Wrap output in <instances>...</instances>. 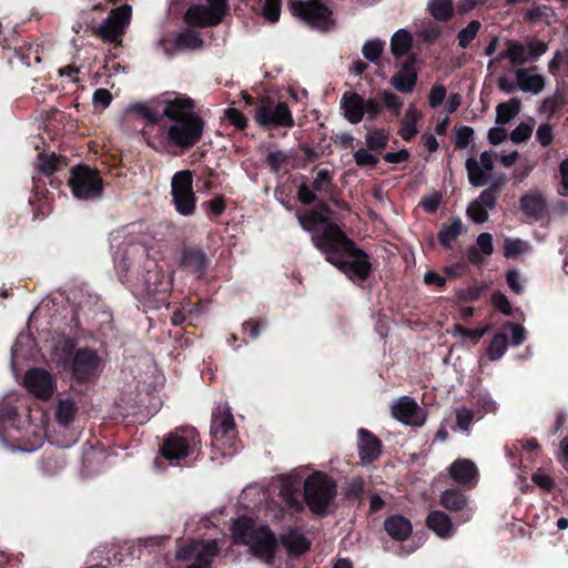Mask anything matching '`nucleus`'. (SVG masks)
I'll return each mask as SVG.
<instances>
[{
	"mask_svg": "<svg viewBox=\"0 0 568 568\" xmlns=\"http://www.w3.org/2000/svg\"><path fill=\"white\" fill-rule=\"evenodd\" d=\"M322 204V213L324 212ZM322 254L328 263L342 271L351 281H365L372 270L368 255L354 246L341 229L328 223L322 214Z\"/></svg>",
	"mask_w": 568,
	"mask_h": 568,
	"instance_id": "nucleus-1",
	"label": "nucleus"
},
{
	"mask_svg": "<svg viewBox=\"0 0 568 568\" xmlns=\"http://www.w3.org/2000/svg\"><path fill=\"white\" fill-rule=\"evenodd\" d=\"M231 536L235 544L248 547V551L263 560H270L276 548L275 535L265 526L256 527L247 517L233 521Z\"/></svg>",
	"mask_w": 568,
	"mask_h": 568,
	"instance_id": "nucleus-2",
	"label": "nucleus"
},
{
	"mask_svg": "<svg viewBox=\"0 0 568 568\" xmlns=\"http://www.w3.org/2000/svg\"><path fill=\"white\" fill-rule=\"evenodd\" d=\"M69 185L79 200L99 197L102 193V180L95 170L88 166H75L71 170Z\"/></svg>",
	"mask_w": 568,
	"mask_h": 568,
	"instance_id": "nucleus-3",
	"label": "nucleus"
},
{
	"mask_svg": "<svg viewBox=\"0 0 568 568\" xmlns=\"http://www.w3.org/2000/svg\"><path fill=\"white\" fill-rule=\"evenodd\" d=\"M192 173L189 170L175 173L171 181V193L175 210L184 216L195 211Z\"/></svg>",
	"mask_w": 568,
	"mask_h": 568,
	"instance_id": "nucleus-4",
	"label": "nucleus"
},
{
	"mask_svg": "<svg viewBox=\"0 0 568 568\" xmlns=\"http://www.w3.org/2000/svg\"><path fill=\"white\" fill-rule=\"evenodd\" d=\"M203 126L204 123L201 118L174 121L166 129V138L173 145L189 148L202 138Z\"/></svg>",
	"mask_w": 568,
	"mask_h": 568,
	"instance_id": "nucleus-5",
	"label": "nucleus"
},
{
	"mask_svg": "<svg viewBox=\"0 0 568 568\" xmlns=\"http://www.w3.org/2000/svg\"><path fill=\"white\" fill-rule=\"evenodd\" d=\"M254 120L263 128L291 126L293 124L287 105L271 100H264L256 106Z\"/></svg>",
	"mask_w": 568,
	"mask_h": 568,
	"instance_id": "nucleus-6",
	"label": "nucleus"
},
{
	"mask_svg": "<svg viewBox=\"0 0 568 568\" xmlns=\"http://www.w3.org/2000/svg\"><path fill=\"white\" fill-rule=\"evenodd\" d=\"M212 445L217 449L232 447L235 439V423L229 407L221 408L211 425Z\"/></svg>",
	"mask_w": 568,
	"mask_h": 568,
	"instance_id": "nucleus-7",
	"label": "nucleus"
},
{
	"mask_svg": "<svg viewBox=\"0 0 568 568\" xmlns=\"http://www.w3.org/2000/svg\"><path fill=\"white\" fill-rule=\"evenodd\" d=\"M217 552L219 548L215 541H194L179 549L176 557L182 560L192 561L186 568H207L212 558Z\"/></svg>",
	"mask_w": 568,
	"mask_h": 568,
	"instance_id": "nucleus-8",
	"label": "nucleus"
},
{
	"mask_svg": "<svg viewBox=\"0 0 568 568\" xmlns=\"http://www.w3.org/2000/svg\"><path fill=\"white\" fill-rule=\"evenodd\" d=\"M496 153L491 150L480 153L479 159L468 158L465 162L468 181L473 186H484L490 182L495 168Z\"/></svg>",
	"mask_w": 568,
	"mask_h": 568,
	"instance_id": "nucleus-9",
	"label": "nucleus"
},
{
	"mask_svg": "<svg viewBox=\"0 0 568 568\" xmlns=\"http://www.w3.org/2000/svg\"><path fill=\"white\" fill-rule=\"evenodd\" d=\"M227 6L209 2L193 6L185 12V21L192 27H210L220 23L226 12Z\"/></svg>",
	"mask_w": 568,
	"mask_h": 568,
	"instance_id": "nucleus-10",
	"label": "nucleus"
},
{
	"mask_svg": "<svg viewBox=\"0 0 568 568\" xmlns=\"http://www.w3.org/2000/svg\"><path fill=\"white\" fill-rule=\"evenodd\" d=\"M392 416L404 425L419 427L426 420L425 412L407 395L397 398L390 406Z\"/></svg>",
	"mask_w": 568,
	"mask_h": 568,
	"instance_id": "nucleus-11",
	"label": "nucleus"
},
{
	"mask_svg": "<svg viewBox=\"0 0 568 568\" xmlns=\"http://www.w3.org/2000/svg\"><path fill=\"white\" fill-rule=\"evenodd\" d=\"M131 19V7L121 6L113 9L109 18L101 24L100 32L104 40L115 42L122 36Z\"/></svg>",
	"mask_w": 568,
	"mask_h": 568,
	"instance_id": "nucleus-12",
	"label": "nucleus"
},
{
	"mask_svg": "<svg viewBox=\"0 0 568 568\" xmlns=\"http://www.w3.org/2000/svg\"><path fill=\"white\" fill-rule=\"evenodd\" d=\"M23 385L34 397L47 400L54 392V384L51 375L40 368H33L26 373Z\"/></svg>",
	"mask_w": 568,
	"mask_h": 568,
	"instance_id": "nucleus-13",
	"label": "nucleus"
},
{
	"mask_svg": "<svg viewBox=\"0 0 568 568\" xmlns=\"http://www.w3.org/2000/svg\"><path fill=\"white\" fill-rule=\"evenodd\" d=\"M343 111L366 112L368 120H374L382 113V105L375 99H364L358 93H345L341 100Z\"/></svg>",
	"mask_w": 568,
	"mask_h": 568,
	"instance_id": "nucleus-14",
	"label": "nucleus"
},
{
	"mask_svg": "<svg viewBox=\"0 0 568 568\" xmlns=\"http://www.w3.org/2000/svg\"><path fill=\"white\" fill-rule=\"evenodd\" d=\"M449 475L454 481L462 486L473 488L478 481V468L467 458H459L449 466Z\"/></svg>",
	"mask_w": 568,
	"mask_h": 568,
	"instance_id": "nucleus-15",
	"label": "nucleus"
},
{
	"mask_svg": "<svg viewBox=\"0 0 568 568\" xmlns=\"http://www.w3.org/2000/svg\"><path fill=\"white\" fill-rule=\"evenodd\" d=\"M496 206V195L488 189L484 190L479 196L467 207V216L475 223L481 224L488 220V212Z\"/></svg>",
	"mask_w": 568,
	"mask_h": 568,
	"instance_id": "nucleus-16",
	"label": "nucleus"
},
{
	"mask_svg": "<svg viewBox=\"0 0 568 568\" xmlns=\"http://www.w3.org/2000/svg\"><path fill=\"white\" fill-rule=\"evenodd\" d=\"M358 435V455L362 464L368 465L381 456L382 443L371 432L365 428H359Z\"/></svg>",
	"mask_w": 568,
	"mask_h": 568,
	"instance_id": "nucleus-17",
	"label": "nucleus"
},
{
	"mask_svg": "<svg viewBox=\"0 0 568 568\" xmlns=\"http://www.w3.org/2000/svg\"><path fill=\"white\" fill-rule=\"evenodd\" d=\"M194 102L187 97H175L165 100L164 115L172 122L186 118H200L193 112Z\"/></svg>",
	"mask_w": 568,
	"mask_h": 568,
	"instance_id": "nucleus-18",
	"label": "nucleus"
},
{
	"mask_svg": "<svg viewBox=\"0 0 568 568\" xmlns=\"http://www.w3.org/2000/svg\"><path fill=\"white\" fill-rule=\"evenodd\" d=\"M288 9L294 17L310 26H316L320 20V0H290Z\"/></svg>",
	"mask_w": 568,
	"mask_h": 568,
	"instance_id": "nucleus-19",
	"label": "nucleus"
},
{
	"mask_svg": "<svg viewBox=\"0 0 568 568\" xmlns=\"http://www.w3.org/2000/svg\"><path fill=\"white\" fill-rule=\"evenodd\" d=\"M515 74L517 88L523 92L538 94L545 88V78L535 69L519 68Z\"/></svg>",
	"mask_w": 568,
	"mask_h": 568,
	"instance_id": "nucleus-20",
	"label": "nucleus"
},
{
	"mask_svg": "<svg viewBox=\"0 0 568 568\" xmlns=\"http://www.w3.org/2000/svg\"><path fill=\"white\" fill-rule=\"evenodd\" d=\"M161 452L168 460L179 462L190 454V444L186 437L172 434L164 440Z\"/></svg>",
	"mask_w": 568,
	"mask_h": 568,
	"instance_id": "nucleus-21",
	"label": "nucleus"
},
{
	"mask_svg": "<svg viewBox=\"0 0 568 568\" xmlns=\"http://www.w3.org/2000/svg\"><path fill=\"white\" fill-rule=\"evenodd\" d=\"M417 82V72L410 62H406L392 77V87L402 93H412Z\"/></svg>",
	"mask_w": 568,
	"mask_h": 568,
	"instance_id": "nucleus-22",
	"label": "nucleus"
},
{
	"mask_svg": "<svg viewBox=\"0 0 568 568\" xmlns=\"http://www.w3.org/2000/svg\"><path fill=\"white\" fill-rule=\"evenodd\" d=\"M384 529L392 539L403 541L410 536L413 526L405 516L393 515L385 519Z\"/></svg>",
	"mask_w": 568,
	"mask_h": 568,
	"instance_id": "nucleus-23",
	"label": "nucleus"
},
{
	"mask_svg": "<svg viewBox=\"0 0 568 568\" xmlns=\"http://www.w3.org/2000/svg\"><path fill=\"white\" fill-rule=\"evenodd\" d=\"M519 205L524 214L534 220L540 219L546 211V201L538 191L524 194L519 200Z\"/></svg>",
	"mask_w": 568,
	"mask_h": 568,
	"instance_id": "nucleus-24",
	"label": "nucleus"
},
{
	"mask_svg": "<svg viewBox=\"0 0 568 568\" xmlns=\"http://www.w3.org/2000/svg\"><path fill=\"white\" fill-rule=\"evenodd\" d=\"M99 366V358L93 351L81 349L77 353L73 362L74 375L83 379L92 374Z\"/></svg>",
	"mask_w": 568,
	"mask_h": 568,
	"instance_id": "nucleus-25",
	"label": "nucleus"
},
{
	"mask_svg": "<svg viewBox=\"0 0 568 568\" xmlns=\"http://www.w3.org/2000/svg\"><path fill=\"white\" fill-rule=\"evenodd\" d=\"M422 112L410 103L400 120L398 134L404 141H410L417 133V123L422 119Z\"/></svg>",
	"mask_w": 568,
	"mask_h": 568,
	"instance_id": "nucleus-26",
	"label": "nucleus"
},
{
	"mask_svg": "<svg viewBox=\"0 0 568 568\" xmlns=\"http://www.w3.org/2000/svg\"><path fill=\"white\" fill-rule=\"evenodd\" d=\"M427 526L440 538H449L454 534L450 517L443 511H432L427 517Z\"/></svg>",
	"mask_w": 568,
	"mask_h": 568,
	"instance_id": "nucleus-27",
	"label": "nucleus"
},
{
	"mask_svg": "<svg viewBox=\"0 0 568 568\" xmlns=\"http://www.w3.org/2000/svg\"><path fill=\"white\" fill-rule=\"evenodd\" d=\"M282 544L291 556H300L310 549V540L298 531H288L282 538Z\"/></svg>",
	"mask_w": 568,
	"mask_h": 568,
	"instance_id": "nucleus-28",
	"label": "nucleus"
},
{
	"mask_svg": "<svg viewBox=\"0 0 568 568\" xmlns=\"http://www.w3.org/2000/svg\"><path fill=\"white\" fill-rule=\"evenodd\" d=\"M497 59H507L514 65L524 64L528 61V51L523 43L509 40L506 42V50L500 52Z\"/></svg>",
	"mask_w": 568,
	"mask_h": 568,
	"instance_id": "nucleus-29",
	"label": "nucleus"
},
{
	"mask_svg": "<svg viewBox=\"0 0 568 568\" xmlns=\"http://www.w3.org/2000/svg\"><path fill=\"white\" fill-rule=\"evenodd\" d=\"M524 19L530 23H538L542 21L550 26L557 21V16L551 7L545 4H535L532 8L525 12Z\"/></svg>",
	"mask_w": 568,
	"mask_h": 568,
	"instance_id": "nucleus-30",
	"label": "nucleus"
},
{
	"mask_svg": "<svg viewBox=\"0 0 568 568\" xmlns=\"http://www.w3.org/2000/svg\"><path fill=\"white\" fill-rule=\"evenodd\" d=\"M521 102L518 98H511L507 102L499 103L496 108V123L504 125L514 120L520 112Z\"/></svg>",
	"mask_w": 568,
	"mask_h": 568,
	"instance_id": "nucleus-31",
	"label": "nucleus"
},
{
	"mask_svg": "<svg viewBox=\"0 0 568 568\" xmlns=\"http://www.w3.org/2000/svg\"><path fill=\"white\" fill-rule=\"evenodd\" d=\"M305 501L314 514H320V475L313 474L305 480Z\"/></svg>",
	"mask_w": 568,
	"mask_h": 568,
	"instance_id": "nucleus-32",
	"label": "nucleus"
},
{
	"mask_svg": "<svg viewBox=\"0 0 568 568\" xmlns=\"http://www.w3.org/2000/svg\"><path fill=\"white\" fill-rule=\"evenodd\" d=\"M413 38L407 29L397 30L390 39V52L399 58L408 53L412 48Z\"/></svg>",
	"mask_w": 568,
	"mask_h": 568,
	"instance_id": "nucleus-33",
	"label": "nucleus"
},
{
	"mask_svg": "<svg viewBox=\"0 0 568 568\" xmlns=\"http://www.w3.org/2000/svg\"><path fill=\"white\" fill-rule=\"evenodd\" d=\"M530 251L531 245L528 241L517 237H506L504 241V256L506 258H518Z\"/></svg>",
	"mask_w": 568,
	"mask_h": 568,
	"instance_id": "nucleus-34",
	"label": "nucleus"
},
{
	"mask_svg": "<svg viewBox=\"0 0 568 568\" xmlns=\"http://www.w3.org/2000/svg\"><path fill=\"white\" fill-rule=\"evenodd\" d=\"M440 503L446 509L457 511L466 508L467 497L456 489H447L443 491Z\"/></svg>",
	"mask_w": 568,
	"mask_h": 568,
	"instance_id": "nucleus-35",
	"label": "nucleus"
},
{
	"mask_svg": "<svg viewBox=\"0 0 568 568\" xmlns=\"http://www.w3.org/2000/svg\"><path fill=\"white\" fill-rule=\"evenodd\" d=\"M322 517L329 511L337 495V486L328 476L322 474Z\"/></svg>",
	"mask_w": 568,
	"mask_h": 568,
	"instance_id": "nucleus-36",
	"label": "nucleus"
},
{
	"mask_svg": "<svg viewBox=\"0 0 568 568\" xmlns=\"http://www.w3.org/2000/svg\"><path fill=\"white\" fill-rule=\"evenodd\" d=\"M452 0H428L427 11L438 21H447L453 14Z\"/></svg>",
	"mask_w": 568,
	"mask_h": 568,
	"instance_id": "nucleus-37",
	"label": "nucleus"
},
{
	"mask_svg": "<svg viewBox=\"0 0 568 568\" xmlns=\"http://www.w3.org/2000/svg\"><path fill=\"white\" fill-rule=\"evenodd\" d=\"M508 348L507 336L504 333H497L491 338L487 349V357L490 361H497L504 356Z\"/></svg>",
	"mask_w": 568,
	"mask_h": 568,
	"instance_id": "nucleus-38",
	"label": "nucleus"
},
{
	"mask_svg": "<svg viewBox=\"0 0 568 568\" xmlns=\"http://www.w3.org/2000/svg\"><path fill=\"white\" fill-rule=\"evenodd\" d=\"M384 50V42L379 39L367 40L362 48L363 55L371 62L378 64Z\"/></svg>",
	"mask_w": 568,
	"mask_h": 568,
	"instance_id": "nucleus-39",
	"label": "nucleus"
},
{
	"mask_svg": "<svg viewBox=\"0 0 568 568\" xmlns=\"http://www.w3.org/2000/svg\"><path fill=\"white\" fill-rule=\"evenodd\" d=\"M463 223L460 220H454L449 225L444 226L438 233L439 242L448 247L450 243L462 233Z\"/></svg>",
	"mask_w": 568,
	"mask_h": 568,
	"instance_id": "nucleus-40",
	"label": "nucleus"
},
{
	"mask_svg": "<svg viewBox=\"0 0 568 568\" xmlns=\"http://www.w3.org/2000/svg\"><path fill=\"white\" fill-rule=\"evenodd\" d=\"M480 29V23L476 20L470 21L467 27L463 28L458 34V44L460 48L466 49L469 43L476 38Z\"/></svg>",
	"mask_w": 568,
	"mask_h": 568,
	"instance_id": "nucleus-41",
	"label": "nucleus"
},
{
	"mask_svg": "<svg viewBox=\"0 0 568 568\" xmlns=\"http://www.w3.org/2000/svg\"><path fill=\"white\" fill-rule=\"evenodd\" d=\"M301 226L307 232H316L320 227V213L316 210L305 211L298 214Z\"/></svg>",
	"mask_w": 568,
	"mask_h": 568,
	"instance_id": "nucleus-42",
	"label": "nucleus"
},
{
	"mask_svg": "<svg viewBox=\"0 0 568 568\" xmlns=\"http://www.w3.org/2000/svg\"><path fill=\"white\" fill-rule=\"evenodd\" d=\"M383 105L393 114L398 115L403 108V100L390 91L383 90L379 92Z\"/></svg>",
	"mask_w": 568,
	"mask_h": 568,
	"instance_id": "nucleus-43",
	"label": "nucleus"
},
{
	"mask_svg": "<svg viewBox=\"0 0 568 568\" xmlns=\"http://www.w3.org/2000/svg\"><path fill=\"white\" fill-rule=\"evenodd\" d=\"M282 0H264L262 16L271 23H275L280 19Z\"/></svg>",
	"mask_w": 568,
	"mask_h": 568,
	"instance_id": "nucleus-44",
	"label": "nucleus"
},
{
	"mask_svg": "<svg viewBox=\"0 0 568 568\" xmlns=\"http://www.w3.org/2000/svg\"><path fill=\"white\" fill-rule=\"evenodd\" d=\"M75 414V405L71 400H61L57 409V418L60 424L68 425Z\"/></svg>",
	"mask_w": 568,
	"mask_h": 568,
	"instance_id": "nucleus-45",
	"label": "nucleus"
},
{
	"mask_svg": "<svg viewBox=\"0 0 568 568\" xmlns=\"http://www.w3.org/2000/svg\"><path fill=\"white\" fill-rule=\"evenodd\" d=\"M489 326L483 328H465L462 325H455L453 328V336L466 337L477 342L488 331Z\"/></svg>",
	"mask_w": 568,
	"mask_h": 568,
	"instance_id": "nucleus-46",
	"label": "nucleus"
},
{
	"mask_svg": "<svg viewBox=\"0 0 568 568\" xmlns=\"http://www.w3.org/2000/svg\"><path fill=\"white\" fill-rule=\"evenodd\" d=\"M536 139L541 146H549L554 141L552 125L549 124L548 122H542L536 131Z\"/></svg>",
	"mask_w": 568,
	"mask_h": 568,
	"instance_id": "nucleus-47",
	"label": "nucleus"
},
{
	"mask_svg": "<svg viewBox=\"0 0 568 568\" xmlns=\"http://www.w3.org/2000/svg\"><path fill=\"white\" fill-rule=\"evenodd\" d=\"M387 136L382 130L368 131L366 134V144L371 150H378L386 145Z\"/></svg>",
	"mask_w": 568,
	"mask_h": 568,
	"instance_id": "nucleus-48",
	"label": "nucleus"
},
{
	"mask_svg": "<svg viewBox=\"0 0 568 568\" xmlns=\"http://www.w3.org/2000/svg\"><path fill=\"white\" fill-rule=\"evenodd\" d=\"M474 419V412L466 407L456 409V423L459 429L468 433Z\"/></svg>",
	"mask_w": 568,
	"mask_h": 568,
	"instance_id": "nucleus-49",
	"label": "nucleus"
},
{
	"mask_svg": "<svg viewBox=\"0 0 568 568\" xmlns=\"http://www.w3.org/2000/svg\"><path fill=\"white\" fill-rule=\"evenodd\" d=\"M446 88L440 83H435L432 85L429 93H428V104L430 108H437L439 106L445 97H446Z\"/></svg>",
	"mask_w": 568,
	"mask_h": 568,
	"instance_id": "nucleus-50",
	"label": "nucleus"
},
{
	"mask_svg": "<svg viewBox=\"0 0 568 568\" xmlns=\"http://www.w3.org/2000/svg\"><path fill=\"white\" fill-rule=\"evenodd\" d=\"M474 138V129L470 126H460L456 132L455 146L457 149H466Z\"/></svg>",
	"mask_w": 568,
	"mask_h": 568,
	"instance_id": "nucleus-51",
	"label": "nucleus"
},
{
	"mask_svg": "<svg viewBox=\"0 0 568 568\" xmlns=\"http://www.w3.org/2000/svg\"><path fill=\"white\" fill-rule=\"evenodd\" d=\"M58 159L54 155L39 156L37 168L45 175H51L58 169Z\"/></svg>",
	"mask_w": 568,
	"mask_h": 568,
	"instance_id": "nucleus-52",
	"label": "nucleus"
},
{
	"mask_svg": "<svg viewBox=\"0 0 568 568\" xmlns=\"http://www.w3.org/2000/svg\"><path fill=\"white\" fill-rule=\"evenodd\" d=\"M354 160L358 166L373 168L378 163V158L365 149H359L354 153Z\"/></svg>",
	"mask_w": 568,
	"mask_h": 568,
	"instance_id": "nucleus-53",
	"label": "nucleus"
},
{
	"mask_svg": "<svg viewBox=\"0 0 568 568\" xmlns=\"http://www.w3.org/2000/svg\"><path fill=\"white\" fill-rule=\"evenodd\" d=\"M491 302H493L494 306L500 313H503L504 315H507V316L511 315V313H513L511 304L504 293H501V292L495 293L491 297Z\"/></svg>",
	"mask_w": 568,
	"mask_h": 568,
	"instance_id": "nucleus-54",
	"label": "nucleus"
},
{
	"mask_svg": "<svg viewBox=\"0 0 568 568\" xmlns=\"http://www.w3.org/2000/svg\"><path fill=\"white\" fill-rule=\"evenodd\" d=\"M532 128L527 123H519L510 133L511 141L516 143L524 142L530 138Z\"/></svg>",
	"mask_w": 568,
	"mask_h": 568,
	"instance_id": "nucleus-55",
	"label": "nucleus"
},
{
	"mask_svg": "<svg viewBox=\"0 0 568 568\" xmlns=\"http://www.w3.org/2000/svg\"><path fill=\"white\" fill-rule=\"evenodd\" d=\"M505 327L510 331L511 342L515 346H519L525 342L526 331L521 325L508 322Z\"/></svg>",
	"mask_w": 568,
	"mask_h": 568,
	"instance_id": "nucleus-56",
	"label": "nucleus"
},
{
	"mask_svg": "<svg viewBox=\"0 0 568 568\" xmlns=\"http://www.w3.org/2000/svg\"><path fill=\"white\" fill-rule=\"evenodd\" d=\"M225 119L237 129H244L247 123L246 118L234 108H230L225 111Z\"/></svg>",
	"mask_w": 568,
	"mask_h": 568,
	"instance_id": "nucleus-57",
	"label": "nucleus"
},
{
	"mask_svg": "<svg viewBox=\"0 0 568 568\" xmlns=\"http://www.w3.org/2000/svg\"><path fill=\"white\" fill-rule=\"evenodd\" d=\"M364 489V481L359 477L352 478L345 488V496L347 498H356L358 497Z\"/></svg>",
	"mask_w": 568,
	"mask_h": 568,
	"instance_id": "nucleus-58",
	"label": "nucleus"
},
{
	"mask_svg": "<svg viewBox=\"0 0 568 568\" xmlns=\"http://www.w3.org/2000/svg\"><path fill=\"white\" fill-rule=\"evenodd\" d=\"M477 245L486 256H490L494 252L493 235L488 232L480 233L477 237Z\"/></svg>",
	"mask_w": 568,
	"mask_h": 568,
	"instance_id": "nucleus-59",
	"label": "nucleus"
},
{
	"mask_svg": "<svg viewBox=\"0 0 568 568\" xmlns=\"http://www.w3.org/2000/svg\"><path fill=\"white\" fill-rule=\"evenodd\" d=\"M506 281L508 287L516 294H521L524 292V287L520 284V273L517 270H509L506 273Z\"/></svg>",
	"mask_w": 568,
	"mask_h": 568,
	"instance_id": "nucleus-60",
	"label": "nucleus"
},
{
	"mask_svg": "<svg viewBox=\"0 0 568 568\" xmlns=\"http://www.w3.org/2000/svg\"><path fill=\"white\" fill-rule=\"evenodd\" d=\"M560 187L558 193L561 196H568V158L559 164Z\"/></svg>",
	"mask_w": 568,
	"mask_h": 568,
	"instance_id": "nucleus-61",
	"label": "nucleus"
},
{
	"mask_svg": "<svg viewBox=\"0 0 568 568\" xmlns=\"http://www.w3.org/2000/svg\"><path fill=\"white\" fill-rule=\"evenodd\" d=\"M128 111L132 112V113H136L151 122H154L156 120V115H158L156 112L151 111L143 103H133L128 108Z\"/></svg>",
	"mask_w": 568,
	"mask_h": 568,
	"instance_id": "nucleus-62",
	"label": "nucleus"
},
{
	"mask_svg": "<svg viewBox=\"0 0 568 568\" xmlns=\"http://www.w3.org/2000/svg\"><path fill=\"white\" fill-rule=\"evenodd\" d=\"M180 44L184 48L199 49L202 47V40L196 33L190 31L181 36Z\"/></svg>",
	"mask_w": 568,
	"mask_h": 568,
	"instance_id": "nucleus-63",
	"label": "nucleus"
},
{
	"mask_svg": "<svg viewBox=\"0 0 568 568\" xmlns=\"http://www.w3.org/2000/svg\"><path fill=\"white\" fill-rule=\"evenodd\" d=\"M440 33L442 30L438 26L428 24L418 32V36L425 41L434 42L435 40L438 39Z\"/></svg>",
	"mask_w": 568,
	"mask_h": 568,
	"instance_id": "nucleus-64",
	"label": "nucleus"
}]
</instances>
